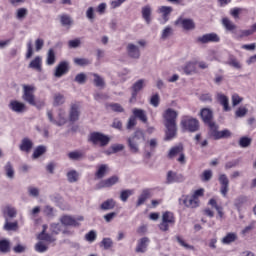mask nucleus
<instances>
[{
    "label": "nucleus",
    "mask_w": 256,
    "mask_h": 256,
    "mask_svg": "<svg viewBox=\"0 0 256 256\" xmlns=\"http://www.w3.org/2000/svg\"><path fill=\"white\" fill-rule=\"evenodd\" d=\"M177 117L179 112L168 108L163 113L164 125L166 127V141H171L177 135Z\"/></svg>",
    "instance_id": "f257e3e1"
},
{
    "label": "nucleus",
    "mask_w": 256,
    "mask_h": 256,
    "mask_svg": "<svg viewBox=\"0 0 256 256\" xmlns=\"http://www.w3.org/2000/svg\"><path fill=\"white\" fill-rule=\"evenodd\" d=\"M45 231H47V225H43V230L37 237V239H39V242L35 245V251H37V253H45V251L49 249L46 243L55 242V238L49 234H45ZM43 241H46V243Z\"/></svg>",
    "instance_id": "f03ea898"
},
{
    "label": "nucleus",
    "mask_w": 256,
    "mask_h": 256,
    "mask_svg": "<svg viewBox=\"0 0 256 256\" xmlns=\"http://www.w3.org/2000/svg\"><path fill=\"white\" fill-rule=\"evenodd\" d=\"M145 141V134L142 130H136L132 136L127 139L128 147L131 153H139V145Z\"/></svg>",
    "instance_id": "7ed1b4c3"
},
{
    "label": "nucleus",
    "mask_w": 256,
    "mask_h": 256,
    "mask_svg": "<svg viewBox=\"0 0 256 256\" xmlns=\"http://www.w3.org/2000/svg\"><path fill=\"white\" fill-rule=\"evenodd\" d=\"M47 117L50 123L57 125V127H62V125H66V123L69 121V115L67 114V111H65V109L63 108L58 110V115L56 119L53 118L52 111L47 112Z\"/></svg>",
    "instance_id": "20e7f679"
},
{
    "label": "nucleus",
    "mask_w": 256,
    "mask_h": 256,
    "mask_svg": "<svg viewBox=\"0 0 256 256\" xmlns=\"http://www.w3.org/2000/svg\"><path fill=\"white\" fill-rule=\"evenodd\" d=\"M181 127L185 131H190V133H195V131H199V120L185 116L181 120Z\"/></svg>",
    "instance_id": "39448f33"
},
{
    "label": "nucleus",
    "mask_w": 256,
    "mask_h": 256,
    "mask_svg": "<svg viewBox=\"0 0 256 256\" xmlns=\"http://www.w3.org/2000/svg\"><path fill=\"white\" fill-rule=\"evenodd\" d=\"M175 225V216L170 211L162 214V222L159 224L160 231H169L170 227Z\"/></svg>",
    "instance_id": "423d86ee"
},
{
    "label": "nucleus",
    "mask_w": 256,
    "mask_h": 256,
    "mask_svg": "<svg viewBox=\"0 0 256 256\" xmlns=\"http://www.w3.org/2000/svg\"><path fill=\"white\" fill-rule=\"evenodd\" d=\"M89 139L93 145H99L100 147H106V145H109V141H111L109 136L99 132L91 133Z\"/></svg>",
    "instance_id": "0eeeda50"
},
{
    "label": "nucleus",
    "mask_w": 256,
    "mask_h": 256,
    "mask_svg": "<svg viewBox=\"0 0 256 256\" xmlns=\"http://www.w3.org/2000/svg\"><path fill=\"white\" fill-rule=\"evenodd\" d=\"M22 99L29 105H35V86L23 85Z\"/></svg>",
    "instance_id": "6e6552de"
},
{
    "label": "nucleus",
    "mask_w": 256,
    "mask_h": 256,
    "mask_svg": "<svg viewBox=\"0 0 256 256\" xmlns=\"http://www.w3.org/2000/svg\"><path fill=\"white\" fill-rule=\"evenodd\" d=\"M146 85H147V80L145 79H139L132 85V96L130 98V103H133V101H136L137 93H139V91H142Z\"/></svg>",
    "instance_id": "1a4fd4ad"
},
{
    "label": "nucleus",
    "mask_w": 256,
    "mask_h": 256,
    "mask_svg": "<svg viewBox=\"0 0 256 256\" xmlns=\"http://www.w3.org/2000/svg\"><path fill=\"white\" fill-rule=\"evenodd\" d=\"M9 109L18 115H21L27 111V105L23 102H19L17 100L10 101L8 105Z\"/></svg>",
    "instance_id": "9d476101"
},
{
    "label": "nucleus",
    "mask_w": 256,
    "mask_h": 256,
    "mask_svg": "<svg viewBox=\"0 0 256 256\" xmlns=\"http://www.w3.org/2000/svg\"><path fill=\"white\" fill-rule=\"evenodd\" d=\"M126 53L131 59H139L141 57V50L139 49V46L134 43L127 44Z\"/></svg>",
    "instance_id": "9b49d317"
},
{
    "label": "nucleus",
    "mask_w": 256,
    "mask_h": 256,
    "mask_svg": "<svg viewBox=\"0 0 256 256\" xmlns=\"http://www.w3.org/2000/svg\"><path fill=\"white\" fill-rule=\"evenodd\" d=\"M2 215L4 219H15L17 217V208L11 204L2 207Z\"/></svg>",
    "instance_id": "f8f14e48"
},
{
    "label": "nucleus",
    "mask_w": 256,
    "mask_h": 256,
    "mask_svg": "<svg viewBox=\"0 0 256 256\" xmlns=\"http://www.w3.org/2000/svg\"><path fill=\"white\" fill-rule=\"evenodd\" d=\"M119 183V176L114 175L109 177L108 179L102 180L97 185V189H105L109 187H113V185H117Z\"/></svg>",
    "instance_id": "ddd939ff"
},
{
    "label": "nucleus",
    "mask_w": 256,
    "mask_h": 256,
    "mask_svg": "<svg viewBox=\"0 0 256 256\" xmlns=\"http://www.w3.org/2000/svg\"><path fill=\"white\" fill-rule=\"evenodd\" d=\"M156 13H158V15L162 17L164 23H167V21H169V17L173 13V7L159 6L156 10Z\"/></svg>",
    "instance_id": "4468645a"
},
{
    "label": "nucleus",
    "mask_w": 256,
    "mask_h": 256,
    "mask_svg": "<svg viewBox=\"0 0 256 256\" xmlns=\"http://www.w3.org/2000/svg\"><path fill=\"white\" fill-rule=\"evenodd\" d=\"M218 180L221 185L220 193L223 197H227V193H229V178L225 174H220Z\"/></svg>",
    "instance_id": "2eb2a0df"
},
{
    "label": "nucleus",
    "mask_w": 256,
    "mask_h": 256,
    "mask_svg": "<svg viewBox=\"0 0 256 256\" xmlns=\"http://www.w3.org/2000/svg\"><path fill=\"white\" fill-rule=\"evenodd\" d=\"M80 106L78 103L71 104L68 119L71 123H75V121H79V115L81 112L79 111Z\"/></svg>",
    "instance_id": "dca6fc26"
},
{
    "label": "nucleus",
    "mask_w": 256,
    "mask_h": 256,
    "mask_svg": "<svg viewBox=\"0 0 256 256\" xmlns=\"http://www.w3.org/2000/svg\"><path fill=\"white\" fill-rule=\"evenodd\" d=\"M61 225H64V227H79L81 224L75 220V217L64 215L61 216L59 219Z\"/></svg>",
    "instance_id": "f3484780"
},
{
    "label": "nucleus",
    "mask_w": 256,
    "mask_h": 256,
    "mask_svg": "<svg viewBox=\"0 0 256 256\" xmlns=\"http://www.w3.org/2000/svg\"><path fill=\"white\" fill-rule=\"evenodd\" d=\"M69 72V62L62 61L60 62L54 72V76L57 78L63 77V75H66V73Z\"/></svg>",
    "instance_id": "a211bd4d"
},
{
    "label": "nucleus",
    "mask_w": 256,
    "mask_h": 256,
    "mask_svg": "<svg viewBox=\"0 0 256 256\" xmlns=\"http://www.w3.org/2000/svg\"><path fill=\"white\" fill-rule=\"evenodd\" d=\"M220 40L219 35L215 33H208L198 37L200 43H219Z\"/></svg>",
    "instance_id": "6ab92c4d"
},
{
    "label": "nucleus",
    "mask_w": 256,
    "mask_h": 256,
    "mask_svg": "<svg viewBox=\"0 0 256 256\" xmlns=\"http://www.w3.org/2000/svg\"><path fill=\"white\" fill-rule=\"evenodd\" d=\"M183 181H185V177L182 174L173 171L167 173V183H183Z\"/></svg>",
    "instance_id": "aec40b11"
},
{
    "label": "nucleus",
    "mask_w": 256,
    "mask_h": 256,
    "mask_svg": "<svg viewBox=\"0 0 256 256\" xmlns=\"http://www.w3.org/2000/svg\"><path fill=\"white\" fill-rule=\"evenodd\" d=\"M29 69H34V71H38L41 73L43 67V58L41 56H36L29 64Z\"/></svg>",
    "instance_id": "412c9836"
},
{
    "label": "nucleus",
    "mask_w": 256,
    "mask_h": 256,
    "mask_svg": "<svg viewBox=\"0 0 256 256\" xmlns=\"http://www.w3.org/2000/svg\"><path fill=\"white\" fill-rule=\"evenodd\" d=\"M176 24L181 25L183 27V29H185L186 31H191V30L195 29V22H193L191 19L179 18L176 21Z\"/></svg>",
    "instance_id": "4be33fe9"
},
{
    "label": "nucleus",
    "mask_w": 256,
    "mask_h": 256,
    "mask_svg": "<svg viewBox=\"0 0 256 256\" xmlns=\"http://www.w3.org/2000/svg\"><path fill=\"white\" fill-rule=\"evenodd\" d=\"M132 113L135 119H139V121H141L142 123H147V112L145 110L140 108H134L132 110Z\"/></svg>",
    "instance_id": "5701e85b"
},
{
    "label": "nucleus",
    "mask_w": 256,
    "mask_h": 256,
    "mask_svg": "<svg viewBox=\"0 0 256 256\" xmlns=\"http://www.w3.org/2000/svg\"><path fill=\"white\" fill-rule=\"evenodd\" d=\"M183 70L186 75H194V73H197V61L187 62Z\"/></svg>",
    "instance_id": "b1692460"
},
{
    "label": "nucleus",
    "mask_w": 256,
    "mask_h": 256,
    "mask_svg": "<svg viewBox=\"0 0 256 256\" xmlns=\"http://www.w3.org/2000/svg\"><path fill=\"white\" fill-rule=\"evenodd\" d=\"M142 18L144 21L149 25L151 23V13H153V8H151V5H146L142 7Z\"/></svg>",
    "instance_id": "393cba45"
},
{
    "label": "nucleus",
    "mask_w": 256,
    "mask_h": 256,
    "mask_svg": "<svg viewBox=\"0 0 256 256\" xmlns=\"http://www.w3.org/2000/svg\"><path fill=\"white\" fill-rule=\"evenodd\" d=\"M148 245H149V238L144 237L140 239L136 246V253H145V251H147Z\"/></svg>",
    "instance_id": "a878e982"
},
{
    "label": "nucleus",
    "mask_w": 256,
    "mask_h": 256,
    "mask_svg": "<svg viewBox=\"0 0 256 256\" xmlns=\"http://www.w3.org/2000/svg\"><path fill=\"white\" fill-rule=\"evenodd\" d=\"M200 115L204 123H211L213 121V111L209 108H204L201 110Z\"/></svg>",
    "instance_id": "bb28decb"
},
{
    "label": "nucleus",
    "mask_w": 256,
    "mask_h": 256,
    "mask_svg": "<svg viewBox=\"0 0 256 256\" xmlns=\"http://www.w3.org/2000/svg\"><path fill=\"white\" fill-rule=\"evenodd\" d=\"M183 203L186 207H191L192 209L199 207V199L194 198V196H186Z\"/></svg>",
    "instance_id": "cd10ccee"
},
{
    "label": "nucleus",
    "mask_w": 256,
    "mask_h": 256,
    "mask_svg": "<svg viewBox=\"0 0 256 256\" xmlns=\"http://www.w3.org/2000/svg\"><path fill=\"white\" fill-rule=\"evenodd\" d=\"M33 149V141L29 138H24L20 144V151H24L25 153H29Z\"/></svg>",
    "instance_id": "c85d7f7f"
},
{
    "label": "nucleus",
    "mask_w": 256,
    "mask_h": 256,
    "mask_svg": "<svg viewBox=\"0 0 256 256\" xmlns=\"http://www.w3.org/2000/svg\"><path fill=\"white\" fill-rule=\"evenodd\" d=\"M206 125L209 126V135L210 137H212L213 139H217V136L219 135V125H217V123L211 121L208 122Z\"/></svg>",
    "instance_id": "c756f323"
},
{
    "label": "nucleus",
    "mask_w": 256,
    "mask_h": 256,
    "mask_svg": "<svg viewBox=\"0 0 256 256\" xmlns=\"http://www.w3.org/2000/svg\"><path fill=\"white\" fill-rule=\"evenodd\" d=\"M4 231H19V222H11L9 221V218H6L4 223Z\"/></svg>",
    "instance_id": "7c9ffc66"
},
{
    "label": "nucleus",
    "mask_w": 256,
    "mask_h": 256,
    "mask_svg": "<svg viewBox=\"0 0 256 256\" xmlns=\"http://www.w3.org/2000/svg\"><path fill=\"white\" fill-rule=\"evenodd\" d=\"M151 195V190L150 189H144L141 193V195L138 197V201L136 203L137 207H141V205H143V203H145V201H147V199H149Z\"/></svg>",
    "instance_id": "2f4dec72"
},
{
    "label": "nucleus",
    "mask_w": 256,
    "mask_h": 256,
    "mask_svg": "<svg viewBox=\"0 0 256 256\" xmlns=\"http://www.w3.org/2000/svg\"><path fill=\"white\" fill-rule=\"evenodd\" d=\"M125 149V145L123 144H114L109 149L104 151L105 155H113L115 153H119L120 151H123Z\"/></svg>",
    "instance_id": "473e14b6"
},
{
    "label": "nucleus",
    "mask_w": 256,
    "mask_h": 256,
    "mask_svg": "<svg viewBox=\"0 0 256 256\" xmlns=\"http://www.w3.org/2000/svg\"><path fill=\"white\" fill-rule=\"evenodd\" d=\"M107 171H109V166L107 164L100 165L95 173L96 179H103V177L107 175Z\"/></svg>",
    "instance_id": "72a5a7b5"
},
{
    "label": "nucleus",
    "mask_w": 256,
    "mask_h": 256,
    "mask_svg": "<svg viewBox=\"0 0 256 256\" xmlns=\"http://www.w3.org/2000/svg\"><path fill=\"white\" fill-rule=\"evenodd\" d=\"M217 99L219 103L223 106L224 111H231V108L229 107V98L223 94H218Z\"/></svg>",
    "instance_id": "f704fd0d"
},
{
    "label": "nucleus",
    "mask_w": 256,
    "mask_h": 256,
    "mask_svg": "<svg viewBox=\"0 0 256 256\" xmlns=\"http://www.w3.org/2000/svg\"><path fill=\"white\" fill-rule=\"evenodd\" d=\"M65 103V95L61 93H55L53 96V106L59 107L61 105H64Z\"/></svg>",
    "instance_id": "c9c22d12"
},
{
    "label": "nucleus",
    "mask_w": 256,
    "mask_h": 256,
    "mask_svg": "<svg viewBox=\"0 0 256 256\" xmlns=\"http://www.w3.org/2000/svg\"><path fill=\"white\" fill-rule=\"evenodd\" d=\"M5 175L8 179L15 178V169H13V164L11 162H7L4 166Z\"/></svg>",
    "instance_id": "e433bc0d"
},
{
    "label": "nucleus",
    "mask_w": 256,
    "mask_h": 256,
    "mask_svg": "<svg viewBox=\"0 0 256 256\" xmlns=\"http://www.w3.org/2000/svg\"><path fill=\"white\" fill-rule=\"evenodd\" d=\"M45 153H47V147L40 145L34 149L32 157L33 159H39V157H41V155H45Z\"/></svg>",
    "instance_id": "4c0bfd02"
},
{
    "label": "nucleus",
    "mask_w": 256,
    "mask_h": 256,
    "mask_svg": "<svg viewBox=\"0 0 256 256\" xmlns=\"http://www.w3.org/2000/svg\"><path fill=\"white\" fill-rule=\"evenodd\" d=\"M223 245H230V243H234L237 241V234L236 233H228L226 236L222 238Z\"/></svg>",
    "instance_id": "58836bf2"
},
{
    "label": "nucleus",
    "mask_w": 256,
    "mask_h": 256,
    "mask_svg": "<svg viewBox=\"0 0 256 256\" xmlns=\"http://www.w3.org/2000/svg\"><path fill=\"white\" fill-rule=\"evenodd\" d=\"M92 76L94 77V85L96 87H99L100 89H103V87H105V79H103V77L96 73H93Z\"/></svg>",
    "instance_id": "ea45409f"
},
{
    "label": "nucleus",
    "mask_w": 256,
    "mask_h": 256,
    "mask_svg": "<svg viewBox=\"0 0 256 256\" xmlns=\"http://www.w3.org/2000/svg\"><path fill=\"white\" fill-rule=\"evenodd\" d=\"M222 25L226 29V31H235V29H237L235 23L229 20V18H223Z\"/></svg>",
    "instance_id": "a19ab883"
},
{
    "label": "nucleus",
    "mask_w": 256,
    "mask_h": 256,
    "mask_svg": "<svg viewBox=\"0 0 256 256\" xmlns=\"http://www.w3.org/2000/svg\"><path fill=\"white\" fill-rule=\"evenodd\" d=\"M69 183H77L79 181V173L76 170H70L66 174Z\"/></svg>",
    "instance_id": "79ce46f5"
},
{
    "label": "nucleus",
    "mask_w": 256,
    "mask_h": 256,
    "mask_svg": "<svg viewBox=\"0 0 256 256\" xmlns=\"http://www.w3.org/2000/svg\"><path fill=\"white\" fill-rule=\"evenodd\" d=\"M68 157L72 161H81V159L85 157V153H83V151H72L68 153Z\"/></svg>",
    "instance_id": "37998d69"
},
{
    "label": "nucleus",
    "mask_w": 256,
    "mask_h": 256,
    "mask_svg": "<svg viewBox=\"0 0 256 256\" xmlns=\"http://www.w3.org/2000/svg\"><path fill=\"white\" fill-rule=\"evenodd\" d=\"M9 251H11V242L7 239L0 240V253H9Z\"/></svg>",
    "instance_id": "c03bdc74"
},
{
    "label": "nucleus",
    "mask_w": 256,
    "mask_h": 256,
    "mask_svg": "<svg viewBox=\"0 0 256 256\" xmlns=\"http://www.w3.org/2000/svg\"><path fill=\"white\" fill-rule=\"evenodd\" d=\"M114 208H115V200L113 199H108L104 201L100 206V209H102V211H109Z\"/></svg>",
    "instance_id": "a18cd8bd"
},
{
    "label": "nucleus",
    "mask_w": 256,
    "mask_h": 256,
    "mask_svg": "<svg viewBox=\"0 0 256 256\" xmlns=\"http://www.w3.org/2000/svg\"><path fill=\"white\" fill-rule=\"evenodd\" d=\"M29 13V10H27V8H19L16 10V19H18V21H23V19H25V17H27Z\"/></svg>",
    "instance_id": "49530a36"
},
{
    "label": "nucleus",
    "mask_w": 256,
    "mask_h": 256,
    "mask_svg": "<svg viewBox=\"0 0 256 256\" xmlns=\"http://www.w3.org/2000/svg\"><path fill=\"white\" fill-rule=\"evenodd\" d=\"M183 151V147L181 146H175L173 147L169 153H168V157L169 159H173V157H177V155H181V152Z\"/></svg>",
    "instance_id": "de8ad7c7"
},
{
    "label": "nucleus",
    "mask_w": 256,
    "mask_h": 256,
    "mask_svg": "<svg viewBox=\"0 0 256 256\" xmlns=\"http://www.w3.org/2000/svg\"><path fill=\"white\" fill-rule=\"evenodd\" d=\"M228 65H230V67H234V69H241V62H239V60H237V58H235V56H230L228 58Z\"/></svg>",
    "instance_id": "09e8293b"
},
{
    "label": "nucleus",
    "mask_w": 256,
    "mask_h": 256,
    "mask_svg": "<svg viewBox=\"0 0 256 256\" xmlns=\"http://www.w3.org/2000/svg\"><path fill=\"white\" fill-rule=\"evenodd\" d=\"M47 65H55V50L49 49L46 58Z\"/></svg>",
    "instance_id": "8fccbe9b"
},
{
    "label": "nucleus",
    "mask_w": 256,
    "mask_h": 256,
    "mask_svg": "<svg viewBox=\"0 0 256 256\" xmlns=\"http://www.w3.org/2000/svg\"><path fill=\"white\" fill-rule=\"evenodd\" d=\"M60 21L64 27H69V26L73 25V20L71 19V16H69L67 14L62 15L60 17Z\"/></svg>",
    "instance_id": "3c124183"
},
{
    "label": "nucleus",
    "mask_w": 256,
    "mask_h": 256,
    "mask_svg": "<svg viewBox=\"0 0 256 256\" xmlns=\"http://www.w3.org/2000/svg\"><path fill=\"white\" fill-rule=\"evenodd\" d=\"M246 201H247V198H245L243 196H240L235 199L234 205H235L237 211H241V207H243V204H245Z\"/></svg>",
    "instance_id": "603ef678"
},
{
    "label": "nucleus",
    "mask_w": 256,
    "mask_h": 256,
    "mask_svg": "<svg viewBox=\"0 0 256 256\" xmlns=\"http://www.w3.org/2000/svg\"><path fill=\"white\" fill-rule=\"evenodd\" d=\"M229 137H231V131H229V129H224L218 132V136H216V140L227 139Z\"/></svg>",
    "instance_id": "864d4df0"
},
{
    "label": "nucleus",
    "mask_w": 256,
    "mask_h": 256,
    "mask_svg": "<svg viewBox=\"0 0 256 256\" xmlns=\"http://www.w3.org/2000/svg\"><path fill=\"white\" fill-rule=\"evenodd\" d=\"M50 231L53 235H59V233L62 231L61 224L59 223H52L50 225Z\"/></svg>",
    "instance_id": "5fc2aeb1"
},
{
    "label": "nucleus",
    "mask_w": 256,
    "mask_h": 256,
    "mask_svg": "<svg viewBox=\"0 0 256 256\" xmlns=\"http://www.w3.org/2000/svg\"><path fill=\"white\" fill-rule=\"evenodd\" d=\"M133 195V190H123L120 193V199L123 201V203L127 202V199Z\"/></svg>",
    "instance_id": "6e6d98bb"
},
{
    "label": "nucleus",
    "mask_w": 256,
    "mask_h": 256,
    "mask_svg": "<svg viewBox=\"0 0 256 256\" xmlns=\"http://www.w3.org/2000/svg\"><path fill=\"white\" fill-rule=\"evenodd\" d=\"M171 35H173V28H171V26H167L161 34V39H168V37H171Z\"/></svg>",
    "instance_id": "4d7b16f0"
},
{
    "label": "nucleus",
    "mask_w": 256,
    "mask_h": 256,
    "mask_svg": "<svg viewBox=\"0 0 256 256\" xmlns=\"http://www.w3.org/2000/svg\"><path fill=\"white\" fill-rule=\"evenodd\" d=\"M74 63L80 67H85V65H90L91 61L86 58H74Z\"/></svg>",
    "instance_id": "13d9d810"
},
{
    "label": "nucleus",
    "mask_w": 256,
    "mask_h": 256,
    "mask_svg": "<svg viewBox=\"0 0 256 256\" xmlns=\"http://www.w3.org/2000/svg\"><path fill=\"white\" fill-rule=\"evenodd\" d=\"M86 17L88 21H95V8L94 7H89L86 10Z\"/></svg>",
    "instance_id": "bf43d9fd"
},
{
    "label": "nucleus",
    "mask_w": 256,
    "mask_h": 256,
    "mask_svg": "<svg viewBox=\"0 0 256 256\" xmlns=\"http://www.w3.org/2000/svg\"><path fill=\"white\" fill-rule=\"evenodd\" d=\"M176 240L179 243V245H181V247H184V249H189V250L195 249L193 246L187 244L185 242V240H183V238H181V236H176Z\"/></svg>",
    "instance_id": "052dcab7"
},
{
    "label": "nucleus",
    "mask_w": 256,
    "mask_h": 256,
    "mask_svg": "<svg viewBox=\"0 0 256 256\" xmlns=\"http://www.w3.org/2000/svg\"><path fill=\"white\" fill-rule=\"evenodd\" d=\"M101 245L102 247H104L105 250L111 249V247H113V240H111V238H104L101 241Z\"/></svg>",
    "instance_id": "680f3d73"
},
{
    "label": "nucleus",
    "mask_w": 256,
    "mask_h": 256,
    "mask_svg": "<svg viewBox=\"0 0 256 256\" xmlns=\"http://www.w3.org/2000/svg\"><path fill=\"white\" fill-rule=\"evenodd\" d=\"M68 46H69L70 49H77V47L81 46V39L76 38L74 40H70L68 42Z\"/></svg>",
    "instance_id": "e2e57ef3"
},
{
    "label": "nucleus",
    "mask_w": 256,
    "mask_h": 256,
    "mask_svg": "<svg viewBox=\"0 0 256 256\" xmlns=\"http://www.w3.org/2000/svg\"><path fill=\"white\" fill-rule=\"evenodd\" d=\"M85 239L86 241H89V243H93V241L97 239V232H95L94 230L90 231L85 235Z\"/></svg>",
    "instance_id": "0e129e2a"
},
{
    "label": "nucleus",
    "mask_w": 256,
    "mask_h": 256,
    "mask_svg": "<svg viewBox=\"0 0 256 256\" xmlns=\"http://www.w3.org/2000/svg\"><path fill=\"white\" fill-rule=\"evenodd\" d=\"M28 193H29L30 197H38L40 190H39V188H37L35 186H30V187H28Z\"/></svg>",
    "instance_id": "69168bd1"
},
{
    "label": "nucleus",
    "mask_w": 256,
    "mask_h": 256,
    "mask_svg": "<svg viewBox=\"0 0 256 256\" xmlns=\"http://www.w3.org/2000/svg\"><path fill=\"white\" fill-rule=\"evenodd\" d=\"M240 147H249L251 145V138L249 137H242L239 141Z\"/></svg>",
    "instance_id": "338daca9"
},
{
    "label": "nucleus",
    "mask_w": 256,
    "mask_h": 256,
    "mask_svg": "<svg viewBox=\"0 0 256 256\" xmlns=\"http://www.w3.org/2000/svg\"><path fill=\"white\" fill-rule=\"evenodd\" d=\"M247 112H248L247 108L239 107L236 110L235 115H236V117L241 118V117H245L247 115Z\"/></svg>",
    "instance_id": "774afa93"
}]
</instances>
